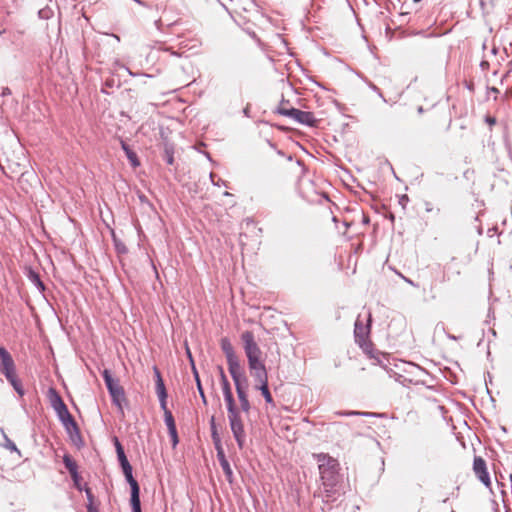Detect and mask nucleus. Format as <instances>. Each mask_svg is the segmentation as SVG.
<instances>
[{"label":"nucleus","mask_w":512,"mask_h":512,"mask_svg":"<svg viewBox=\"0 0 512 512\" xmlns=\"http://www.w3.org/2000/svg\"><path fill=\"white\" fill-rule=\"evenodd\" d=\"M217 458L219 460L220 466L228 480L229 483H232L233 481V471L231 469V466L228 462V460L225 457L224 452L219 451V455H217Z\"/></svg>","instance_id":"ddd939ff"},{"label":"nucleus","mask_w":512,"mask_h":512,"mask_svg":"<svg viewBox=\"0 0 512 512\" xmlns=\"http://www.w3.org/2000/svg\"><path fill=\"white\" fill-rule=\"evenodd\" d=\"M7 381L13 386L14 390L18 393L19 396L24 395V389L21 381L18 379L16 374L11 375V378H6Z\"/></svg>","instance_id":"aec40b11"},{"label":"nucleus","mask_w":512,"mask_h":512,"mask_svg":"<svg viewBox=\"0 0 512 512\" xmlns=\"http://www.w3.org/2000/svg\"><path fill=\"white\" fill-rule=\"evenodd\" d=\"M241 340L247 357L250 375L257 383L255 388L261 391L267 403L273 404V398L268 388V373L264 362V354L251 331H244L241 334Z\"/></svg>","instance_id":"f257e3e1"},{"label":"nucleus","mask_w":512,"mask_h":512,"mask_svg":"<svg viewBox=\"0 0 512 512\" xmlns=\"http://www.w3.org/2000/svg\"><path fill=\"white\" fill-rule=\"evenodd\" d=\"M422 111H423V109H422V107L420 106V107L418 108V112H419V113H421Z\"/></svg>","instance_id":"a18cd8bd"},{"label":"nucleus","mask_w":512,"mask_h":512,"mask_svg":"<svg viewBox=\"0 0 512 512\" xmlns=\"http://www.w3.org/2000/svg\"><path fill=\"white\" fill-rule=\"evenodd\" d=\"M473 470L477 478L486 486H491V480L487 471L486 462L482 457H475L473 462Z\"/></svg>","instance_id":"9d476101"},{"label":"nucleus","mask_w":512,"mask_h":512,"mask_svg":"<svg viewBox=\"0 0 512 512\" xmlns=\"http://www.w3.org/2000/svg\"><path fill=\"white\" fill-rule=\"evenodd\" d=\"M210 425H211V437H212V440L220 438V436H219V434L217 432V428H216L215 418L214 417L211 418Z\"/></svg>","instance_id":"bb28decb"},{"label":"nucleus","mask_w":512,"mask_h":512,"mask_svg":"<svg viewBox=\"0 0 512 512\" xmlns=\"http://www.w3.org/2000/svg\"><path fill=\"white\" fill-rule=\"evenodd\" d=\"M324 491L330 496L339 482V463L328 454H315Z\"/></svg>","instance_id":"f03ea898"},{"label":"nucleus","mask_w":512,"mask_h":512,"mask_svg":"<svg viewBox=\"0 0 512 512\" xmlns=\"http://www.w3.org/2000/svg\"><path fill=\"white\" fill-rule=\"evenodd\" d=\"M0 371L5 378H11V375L16 374L14 360L3 346L0 347Z\"/></svg>","instance_id":"6e6552de"},{"label":"nucleus","mask_w":512,"mask_h":512,"mask_svg":"<svg viewBox=\"0 0 512 512\" xmlns=\"http://www.w3.org/2000/svg\"><path fill=\"white\" fill-rule=\"evenodd\" d=\"M72 480L74 481V484L76 487L79 488V480H80V476L79 474L77 473L76 477L75 478H72Z\"/></svg>","instance_id":"58836bf2"},{"label":"nucleus","mask_w":512,"mask_h":512,"mask_svg":"<svg viewBox=\"0 0 512 512\" xmlns=\"http://www.w3.org/2000/svg\"><path fill=\"white\" fill-rule=\"evenodd\" d=\"M159 399V402H160V407L161 409L163 410L164 412V415L166 414V412H171L168 408H167V397H158Z\"/></svg>","instance_id":"c85d7f7f"},{"label":"nucleus","mask_w":512,"mask_h":512,"mask_svg":"<svg viewBox=\"0 0 512 512\" xmlns=\"http://www.w3.org/2000/svg\"><path fill=\"white\" fill-rule=\"evenodd\" d=\"M115 447H116L117 457H118L121 467L123 468L127 465H130V463L125 455L124 449L117 438H115Z\"/></svg>","instance_id":"6ab92c4d"},{"label":"nucleus","mask_w":512,"mask_h":512,"mask_svg":"<svg viewBox=\"0 0 512 512\" xmlns=\"http://www.w3.org/2000/svg\"><path fill=\"white\" fill-rule=\"evenodd\" d=\"M167 162H168L169 164H172V162H173V157H172V156H169V157H168Z\"/></svg>","instance_id":"37998d69"},{"label":"nucleus","mask_w":512,"mask_h":512,"mask_svg":"<svg viewBox=\"0 0 512 512\" xmlns=\"http://www.w3.org/2000/svg\"><path fill=\"white\" fill-rule=\"evenodd\" d=\"M221 348L226 356L229 373L243 370L240 361L228 339H222Z\"/></svg>","instance_id":"0eeeda50"},{"label":"nucleus","mask_w":512,"mask_h":512,"mask_svg":"<svg viewBox=\"0 0 512 512\" xmlns=\"http://www.w3.org/2000/svg\"><path fill=\"white\" fill-rule=\"evenodd\" d=\"M369 332L370 326L364 325L359 319H357L354 328V336L356 343L363 342V340L368 339Z\"/></svg>","instance_id":"9b49d317"},{"label":"nucleus","mask_w":512,"mask_h":512,"mask_svg":"<svg viewBox=\"0 0 512 512\" xmlns=\"http://www.w3.org/2000/svg\"><path fill=\"white\" fill-rule=\"evenodd\" d=\"M237 392L239 401L248 399L247 394V377L243 370L230 373Z\"/></svg>","instance_id":"1a4fd4ad"},{"label":"nucleus","mask_w":512,"mask_h":512,"mask_svg":"<svg viewBox=\"0 0 512 512\" xmlns=\"http://www.w3.org/2000/svg\"><path fill=\"white\" fill-rule=\"evenodd\" d=\"M219 369V374H220V380H221V386L222 385H225V384H229V381L224 373V370L222 367H218Z\"/></svg>","instance_id":"7c9ffc66"},{"label":"nucleus","mask_w":512,"mask_h":512,"mask_svg":"<svg viewBox=\"0 0 512 512\" xmlns=\"http://www.w3.org/2000/svg\"><path fill=\"white\" fill-rule=\"evenodd\" d=\"M164 421L168 430L176 428L175 420L171 412H166L164 415Z\"/></svg>","instance_id":"5701e85b"},{"label":"nucleus","mask_w":512,"mask_h":512,"mask_svg":"<svg viewBox=\"0 0 512 512\" xmlns=\"http://www.w3.org/2000/svg\"><path fill=\"white\" fill-rule=\"evenodd\" d=\"M452 512H455V511H452Z\"/></svg>","instance_id":"de8ad7c7"},{"label":"nucleus","mask_w":512,"mask_h":512,"mask_svg":"<svg viewBox=\"0 0 512 512\" xmlns=\"http://www.w3.org/2000/svg\"><path fill=\"white\" fill-rule=\"evenodd\" d=\"M59 418V420H63V417H65L69 412L66 404L62 405L60 408H57L54 410Z\"/></svg>","instance_id":"b1692460"},{"label":"nucleus","mask_w":512,"mask_h":512,"mask_svg":"<svg viewBox=\"0 0 512 512\" xmlns=\"http://www.w3.org/2000/svg\"><path fill=\"white\" fill-rule=\"evenodd\" d=\"M239 402H240V409L239 410L243 411L244 413H249L250 408H251L249 399L241 400Z\"/></svg>","instance_id":"cd10ccee"},{"label":"nucleus","mask_w":512,"mask_h":512,"mask_svg":"<svg viewBox=\"0 0 512 512\" xmlns=\"http://www.w3.org/2000/svg\"><path fill=\"white\" fill-rule=\"evenodd\" d=\"M168 433L171 437V441H172V446L173 447H176V445L178 444L179 440H178V434H177V429L174 428V429H170L168 430Z\"/></svg>","instance_id":"a878e982"},{"label":"nucleus","mask_w":512,"mask_h":512,"mask_svg":"<svg viewBox=\"0 0 512 512\" xmlns=\"http://www.w3.org/2000/svg\"><path fill=\"white\" fill-rule=\"evenodd\" d=\"M60 421L70 436H72V430H75V434L77 435L78 438H80L79 428L70 413H68L65 417H63V420Z\"/></svg>","instance_id":"f8f14e48"},{"label":"nucleus","mask_w":512,"mask_h":512,"mask_svg":"<svg viewBox=\"0 0 512 512\" xmlns=\"http://www.w3.org/2000/svg\"><path fill=\"white\" fill-rule=\"evenodd\" d=\"M87 512H98V510L92 503H88L87 504Z\"/></svg>","instance_id":"72a5a7b5"},{"label":"nucleus","mask_w":512,"mask_h":512,"mask_svg":"<svg viewBox=\"0 0 512 512\" xmlns=\"http://www.w3.org/2000/svg\"><path fill=\"white\" fill-rule=\"evenodd\" d=\"M108 392L111 396L112 402L117 406L118 410L123 414V402L125 401V393L119 381L114 379L109 370L105 369L102 372Z\"/></svg>","instance_id":"20e7f679"},{"label":"nucleus","mask_w":512,"mask_h":512,"mask_svg":"<svg viewBox=\"0 0 512 512\" xmlns=\"http://www.w3.org/2000/svg\"><path fill=\"white\" fill-rule=\"evenodd\" d=\"M121 147H122L123 151L125 152L131 165L134 168L138 167L140 165V162L138 160L136 153L133 150H131L130 147L123 140H121Z\"/></svg>","instance_id":"2eb2a0df"},{"label":"nucleus","mask_w":512,"mask_h":512,"mask_svg":"<svg viewBox=\"0 0 512 512\" xmlns=\"http://www.w3.org/2000/svg\"><path fill=\"white\" fill-rule=\"evenodd\" d=\"M122 470H123V473L125 475L127 482L130 485V488H131L130 503H131L132 512H141V502H140V496H139L140 488H139L138 482L133 477L132 466L127 465V466L123 467Z\"/></svg>","instance_id":"39448f33"},{"label":"nucleus","mask_w":512,"mask_h":512,"mask_svg":"<svg viewBox=\"0 0 512 512\" xmlns=\"http://www.w3.org/2000/svg\"><path fill=\"white\" fill-rule=\"evenodd\" d=\"M214 177H215V175H214L213 173H211V174H210L211 181H212L214 184H216V183L214 182Z\"/></svg>","instance_id":"c03bdc74"},{"label":"nucleus","mask_w":512,"mask_h":512,"mask_svg":"<svg viewBox=\"0 0 512 512\" xmlns=\"http://www.w3.org/2000/svg\"><path fill=\"white\" fill-rule=\"evenodd\" d=\"M370 87L372 88V90L376 91L381 98H383V94L376 85L371 84Z\"/></svg>","instance_id":"4c0bfd02"},{"label":"nucleus","mask_w":512,"mask_h":512,"mask_svg":"<svg viewBox=\"0 0 512 512\" xmlns=\"http://www.w3.org/2000/svg\"><path fill=\"white\" fill-rule=\"evenodd\" d=\"M86 495H87L89 503L93 504V495H92V492L90 489H86Z\"/></svg>","instance_id":"c9c22d12"},{"label":"nucleus","mask_w":512,"mask_h":512,"mask_svg":"<svg viewBox=\"0 0 512 512\" xmlns=\"http://www.w3.org/2000/svg\"><path fill=\"white\" fill-rule=\"evenodd\" d=\"M193 374L195 376V380H196V384H197L198 380H200V378H199L198 372L194 366H193Z\"/></svg>","instance_id":"a19ab883"},{"label":"nucleus","mask_w":512,"mask_h":512,"mask_svg":"<svg viewBox=\"0 0 512 512\" xmlns=\"http://www.w3.org/2000/svg\"><path fill=\"white\" fill-rule=\"evenodd\" d=\"M10 93H11V91L8 87H5L2 89V96L9 95Z\"/></svg>","instance_id":"ea45409f"},{"label":"nucleus","mask_w":512,"mask_h":512,"mask_svg":"<svg viewBox=\"0 0 512 512\" xmlns=\"http://www.w3.org/2000/svg\"><path fill=\"white\" fill-rule=\"evenodd\" d=\"M279 113L284 116H288L300 124L308 126H314L317 122L314 114L308 111H302L296 108H279Z\"/></svg>","instance_id":"423d86ee"},{"label":"nucleus","mask_w":512,"mask_h":512,"mask_svg":"<svg viewBox=\"0 0 512 512\" xmlns=\"http://www.w3.org/2000/svg\"><path fill=\"white\" fill-rule=\"evenodd\" d=\"M135 2L139 3V4H142V1L141 0H134Z\"/></svg>","instance_id":"49530a36"},{"label":"nucleus","mask_w":512,"mask_h":512,"mask_svg":"<svg viewBox=\"0 0 512 512\" xmlns=\"http://www.w3.org/2000/svg\"><path fill=\"white\" fill-rule=\"evenodd\" d=\"M486 122H487L490 126H492V125H494V124L496 123V119H495L494 117H490V116H488V117L486 118Z\"/></svg>","instance_id":"e433bc0d"},{"label":"nucleus","mask_w":512,"mask_h":512,"mask_svg":"<svg viewBox=\"0 0 512 512\" xmlns=\"http://www.w3.org/2000/svg\"><path fill=\"white\" fill-rule=\"evenodd\" d=\"M63 463L67 470L69 471L71 478H75L78 472L76 462L71 458L70 455L65 454L63 457Z\"/></svg>","instance_id":"a211bd4d"},{"label":"nucleus","mask_w":512,"mask_h":512,"mask_svg":"<svg viewBox=\"0 0 512 512\" xmlns=\"http://www.w3.org/2000/svg\"><path fill=\"white\" fill-rule=\"evenodd\" d=\"M38 14H39V17L42 19H49L52 16L53 12L50 8L46 7V8L40 9Z\"/></svg>","instance_id":"393cba45"},{"label":"nucleus","mask_w":512,"mask_h":512,"mask_svg":"<svg viewBox=\"0 0 512 512\" xmlns=\"http://www.w3.org/2000/svg\"><path fill=\"white\" fill-rule=\"evenodd\" d=\"M156 380V394L158 397H167V391L161 373L157 367L153 368Z\"/></svg>","instance_id":"4468645a"},{"label":"nucleus","mask_w":512,"mask_h":512,"mask_svg":"<svg viewBox=\"0 0 512 512\" xmlns=\"http://www.w3.org/2000/svg\"><path fill=\"white\" fill-rule=\"evenodd\" d=\"M73 442H76V439H79L77 435L75 434V430H72V436H70Z\"/></svg>","instance_id":"79ce46f5"},{"label":"nucleus","mask_w":512,"mask_h":512,"mask_svg":"<svg viewBox=\"0 0 512 512\" xmlns=\"http://www.w3.org/2000/svg\"><path fill=\"white\" fill-rule=\"evenodd\" d=\"M224 401L226 403L227 412H228V420L230 424L231 431L233 436L238 444L240 449L243 448L245 443V430L243 425V420L241 417V412L239 408H237L233 395L225 397Z\"/></svg>","instance_id":"7ed1b4c3"},{"label":"nucleus","mask_w":512,"mask_h":512,"mask_svg":"<svg viewBox=\"0 0 512 512\" xmlns=\"http://www.w3.org/2000/svg\"><path fill=\"white\" fill-rule=\"evenodd\" d=\"M357 344L362 348L363 352L367 354L370 358H376L373 344L368 339L363 340V342H359Z\"/></svg>","instance_id":"4be33fe9"},{"label":"nucleus","mask_w":512,"mask_h":512,"mask_svg":"<svg viewBox=\"0 0 512 512\" xmlns=\"http://www.w3.org/2000/svg\"><path fill=\"white\" fill-rule=\"evenodd\" d=\"M48 396H49L50 404L54 410L57 408H60L62 405L65 404L64 401L62 400L61 396L53 388L49 389Z\"/></svg>","instance_id":"dca6fc26"},{"label":"nucleus","mask_w":512,"mask_h":512,"mask_svg":"<svg viewBox=\"0 0 512 512\" xmlns=\"http://www.w3.org/2000/svg\"><path fill=\"white\" fill-rule=\"evenodd\" d=\"M222 392H223L224 398L233 395L230 383L222 385Z\"/></svg>","instance_id":"c756f323"},{"label":"nucleus","mask_w":512,"mask_h":512,"mask_svg":"<svg viewBox=\"0 0 512 512\" xmlns=\"http://www.w3.org/2000/svg\"><path fill=\"white\" fill-rule=\"evenodd\" d=\"M339 416H363V417H377L379 416L374 412H360V411H338L336 412Z\"/></svg>","instance_id":"412c9836"},{"label":"nucleus","mask_w":512,"mask_h":512,"mask_svg":"<svg viewBox=\"0 0 512 512\" xmlns=\"http://www.w3.org/2000/svg\"><path fill=\"white\" fill-rule=\"evenodd\" d=\"M401 277H402V279H403L406 283L410 284L411 286L418 287V285H417V284H415L411 279H409V278H407V277H405V276H403V275H401Z\"/></svg>","instance_id":"f704fd0d"},{"label":"nucleus","mask_w":512,"mask_h":512,"mask_svg":"<svg viewBox=\"0 0 512 512\" xmlns=\"http://www.w3.org/2000/svg\"><path fill=\"white\" fill-rule=\"evenodd\" d=\"M27 277L29 281L40 291L43 292L45 290V286L43 282L40 279V276L38 273L33 271L32 269L28 270Z\"/></svg>","instance_id":"f3484780"},{"label":"nucleus","mask_w":512,"mask_h":512,"mask_svg":"<svg viewBox=\"0 0 512 512\" xmlns=\"http://www.w3.org/2000/svg\"><path fill=\"white\" fill-rule=\"evenodd\" d=\"M197 389H198V392L203 400L204 403H206V397H205V394H204V391H203V388H202V385H201V381L198 380V383H197Z\"/></svg>","instance_id":"473e14b6"},{"label":"nucleus","mask_w":512,"mask_h":512,"mask_svg":"<svg viewBox=\"0 0 512 512\" xmlns=\"http://www.w3.org/2000/svg\"><path fill=\"white\" fill-rule=\"evenodd\" d=\"M213 443L215 445V449L217 451V455H219V451L220 452H224L223 448H222V444H221V439L220 438L213 439Z\"/></svg>","instance_id":"2f4dec72"}]
</instances>
